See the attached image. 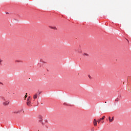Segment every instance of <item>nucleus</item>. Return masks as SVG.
Returning <instances> with one entry per match:
<instances>
[{
  "label": "nucleus",
  "mask_w": 131,
  "mask_h": 131,
  "mask_svg": "<svg viewBox=\"0 0 131 131\" xmlns=\"http://www.w3.org/2000/svg\"><path fill=\"white\" fill-rule=\"evenodd\" d=\"M2 100H3V101H5L4 102H3V105H4V106H8L10 102L9 101L6 100V98L5 97H2Z\"/></svg>",
  "instance_id": "nucleus-1"
},
{
  "label": "nucleus",
  "mask_w": 131,
  "mask_h": 131,
  "mask_svg": "<svg viewBox=\"0 0 131 131\" xmlns=\"http://www.w3.org/2000/svg\"><path fill=\"white\" fill-rule=\"evenodd\" d=\"M38 121L39 122H42V116H38Z\"/></svg>",
  "instance_id": "nucleus-2"
},
{
  "label": "nucleus",
  "mask_w": 131,
  "mask_h": 131,
  "mask_svg": "<svg viewBox=\"0 0 131 131\" xmlns=\"http://www.w3.org/2000/svg\"><path fill=\"white\" fill-rule=\"evenodd\" d=\"M104 119H105V116H103L102 118L99 119L97 120L98 123H100V122H101V120H103Z\"/></svg>",
  "instance_id": "nucleus-3"
},
{
  "label": "nucleus",
  "mask_w": 131,
  "mask_h": 131,
  "mask_svg": "<svg viewBox=\"0 0 131 131\" xmlns=\"http://www.w3.org/2000/svg\"><path fill=\"white\" fill-rule=\"evenodd\" d=\"M108 120H109L110 122H112L113 121V120H114V117H113L111 119V117L109 116Z\"/></svg>",
  "instance_id": "nucleus-4"
},
{
  "label": "nucleus",
  "mask_w": 131,
  "mask_h": 131,
  "mask_svg": "<svg viewBox=\"0 0 131 131\" xmlns=\"http://www.w3.org/2000/svg\"><path fill=\"white\" fill-rule=\"evenodd\" d=\"M23 111V109H21L19 111L14 112V113H15L16 114H18V113H21V112Z\"/></svg>",
  "instance_id": "nucleus-5"
},
{
  "label": "nucleus",
  "mask_w": 131,
  "mask_h": 131,
  "mask_svg": "<svg viewBox=\"0 0 131 131\" xmlns=\"http://www.w3.org/2000/svg\"><path fill=\"white\" fill-rule=\"evenodd\" d=\"M93 124L94 126H97V120H96V119L94 120Z\"/></svg>",
  "instance_id": "nucleus-6"
},
{
  "label": "nucleus",
  "mask_w": 131,
  "mask_h": 131,
  "mask_svg": "<svg viewBox=\"0 0 131 131\" xmlns=\"http://www.w3.org/2000/svg\"><path fill=\"white\" fill-rule=\"evenodd\" d=\"M37 94H35L33 95V99H37Z\"/></svg>",
  "instance_id": "nucleus-7"
},
{
  "label": "nucleus",
  "mask_w": 131,
  "mask_h": 131,
  "mask_svg": "<svg viewBox=\"0 0 131 131\" xmlns=\"http://www.w3.org/2000/svg\"><path fill=\"white\" fill-rule=\"evenodd\" d=\"M27 104L28 106H30L31 105V102L30 101L27 102Z\"/></svg>",
  "instance_id": "nucleus-8"
},
{
  "label": "nucleus",
  "mask_w": 131,
  "mask_h": 131,
  "mask_svg": "<svg viewBox=\"0 0 131 131\" xmlns=\"http://www.w3.org/2000/svg\"><path fill=\"white\" fill-rule=\"evenodd\" d=\"M50 28H52V29H54V30H57V28L56 27H50Z\"/></svg>",
  "instance_id": "nucleus-9"
},
{
  "label": "nucleus",
  "mask_w": 131,
  "mask_h": 131,
  "mask_svg": "<svg viewBox=\"0 0 131 131\" xmlns=\"http://www.w3.org/2000/svg\"><path fill=\"white\" fill-rule=\"evenodd\" d=\"M15 62H16V63H21V62H22V61L19 60H15Z\"/></svg>",
  "instance_id": "nucleus-10"
},
{
  "label": "nucleus",
  "mask_w": 131,
  "mask_h": 131,
  "mask_svg": "<svg viewBox=\"0 0 131 131\" xmlns=\"http://www.w3.org/2000/svg\"><path fill=\"white\" fill-rule=\"evenodd\" d=\"M83 56L88 57V56H89V54H88V53H83Z\"/></svg>",
  "instance_id": "nucleus-11"
},
{
  "label": "nucleus",
  "mask_w": 131,
  "mask_h": 131,
  "mask_svg": "<svg viewBox=\"0 0 131 131\" xmlns=\"http://www.w3.org/2000/svg\"><path fill=\"white\" fill-rule=\"evenodd\" d=\"M27 101H31V97L30 96L28 97Z\"/></svg>",
  "instance_id": "nucleus-12"
},
{
  "label": "nucleus",
  "mask_w": 131,
  "mask_h": 131,
  "mask_svg": "<svg viewBox=\"0 0 131 131\" xmlns=\"http://www.w3.org/2000/svg\"><path fill=\"white\" fill-rule=\"evenodd\" d=\"M116 102H118L119 101V98H117L115 99Z\"/></svg>",
  "instance_id": "nucleus-13"
},
{
  "label": "nucleus",
  "mask_w": 131,
  "mask_h": 131,
  "mask_svg": "<svg viewBox=\"0 0 131 131\" xmlns=\"http://www.w3.org/2000/svg\"><path fill=\"white\" fill-rule=\"evenodd\" d=\"M88 77H89V78H90V79H92V77L91 76V75H88Z\"/></svg>",
  "instance_id": "nucleus-14"
},
{
  "label": "nucleus",
  "mask_w": 131,
  "mask_h": 131,
  "mask_svg": "<svg viewBox=\"0 0 131 131\" xmlns=\"http://www.w3.org/2000/svg\"><path fill=\"white\" fill-rule=\"evenodd\" d=\"M2 62H3V60L0 59V65H2Z\"/></svg>",
  "instance_id": "nucleus-15"
},
{
  "label": "nucleus",
  "mask_w": 131,
  "mask_h": 131,
  "mask_svg": "<svg viewBox=\"0 0 131 131\" xmlns=\"http://www.w3.org/2000/svg\"><path fill=\"white\" fill-rule=\"evenodd\" d=\"M25 98H27V93H26V95L25 96Z\"/></svg>",
  "instance_id": "nucleus-16"
},
{
  "label": "nucleus",
  "mask_w": 131,
  "mask_h": 131,
  "mask_svg": "<svg viewBox=\"0 0 131 131\" xmlns=\"http://www.w3.org/2000/svg\"><path fill=\"white\" fill-rule=\"evenodd\" d=\"M0 84H3V83H2V82H0Z\"/></svg>",
  "instance_id": "nucleus-17"
},
{
  "label": "nucleus",
  "mask_w": 131,
  "mask_h": 131,
  "mask_svg": "<svg viewBox=\"0 0 131 131\" xmlns=\"http://www.w3.org/2000/svg\"><path fill=\"white\" fill-rule=\"evenodd\" d=\"M106 120H108V119H106Z\"/></svg>",
  "instance_id": "nucleus-18"
},
{
  "label": "nucleus",
  "mask_w": 131,
  "mask_h": 131,
  "mask_svg": "<svg viewBox=\"0 0 131 131\" xmlns=\"http://www.w3.org/2000/svg\"><path fill=\"white\" fill-rule=\"evenodd\" d=\"M42 124H43V123H42Z\"/></svg>",
  "instance_id": "nucleus-19"
}]
</instances>
